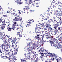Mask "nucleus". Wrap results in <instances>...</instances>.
<instances>
[{
  "instance_id": "obj_1",
  "label": "nucleus",
  "mask_w": 62,
  "mask_h": 62,
  "mask_svg": "<svg viewBox=\"0 0 62 62\" xmlns=\"http://www.w3.org/2000/svg\"><path fill=\"white\" fill-rule=\"evenodd\" d=\"M16 24H17V22H14L13 23L12 25V27L11 28H10V27H9L10 26H8L7 27V30H8V31H11V29H13V30H14L15 27H15L16 25L17 27H17L18 28L19 27L20 28H20H23V27L22 26H19L18 24H17V25H16Z\"/></svg>"
},
{
  "instance_id": "obj_2",
  "label": "nucleus",
  "mask_w": 62,
  "mask_h": 62,
  "mask_svg": "<svg viewBox=\"0 0 62 62\" xmlns=\"http://www.w3.org/2000/svg\"><path fill=\"white\" fill-rule=\"evenodd\" d=\"M5 52L6 54V55H8L9 56H10L9 57H7V58H9V60H10V59H12V57H13V53L14 52L12 50H10L9 49L6 50ZM10 54H11V55H10Z\"/></svg>"
},
{
  "instance_id": "obj_3",
  "label": "nucleus",
  "mask_w": 62,
  "mask_h": 62,
  "mask_svg": "<svg viewBox=\"0 0 62 62\" xmlns=\"http://www.w3.org/2000/svg\"><path fill=\"white\" fill-rule=\"evenodd\" d=\"M60 25L59 24V23H57L56 24H54V25H52V26H54L53 28L54 29L56 32H58V30L57 29V28Z\"/></svg>"
},
{
  "instance_id": "obj_4",
  "label": "nucleus",
  "mask_w": 62,
  "mask_h": 62,
  "mask_svg": "<svg viewBox=\"0 0 62 62\" xmlns=\"http://www.w3.org/2000/svg\"><path fill=\"white\" fill-rule=\"evenodd\" d=\"M9 45L8 43H7L4 46V48L3 47L2 49V50L3 52H5V51L4 50L5 49H8V48H10V47L8 46H9Z\"/></svg>"
},
{
  "instance_id": "obj_5",
  "label": "nucleus",
  "mask_w": 62,
  "mask_h": 62,
  "mask_svg": "<svg viewBox=\"0 0 62 62\" xmlns=\"http://www.w3.org/2000/svg\"><path fill=\"white\" fill-rule=\"evenodd\" d=\"M5 20H4L3 21V23L2 25V24H0V25H1V26L0 27V28L1 29V30H2V29H4V28H5Z\"/></svg>"
},
{
  "instance_id": "obj_6",
  "label": "nucleus",
  "mask_w": 62,
  "mask_h": 62,
  "mask_svg": "<svg viewBox=\"0 0 62 62\" xmlns=\"http://www.w3.org/2000/svg\"><path fill=\"white\" fill-rule=\"evenodd\" d=\"M16 50H14V51H13V52H14L13 54H14V55H16L17 54V52H18V48H16Z\"/></svg>"
},
{
  "instance_id": "obj_7",
  "label": "nucleus",
  "mask_w": 62,
  "mask_h": 62,
  "mask_svg": "<svg viewBox=\"0 0 62 62\" xmlns=\"http://www.w3.org/2000/svg\"><path fill=\"white\" fill-rule=\"evenodd\" d=\"M38 52H39V53L41 55L40 57H41V58H42V57H43V56L44 55V54L42 53V52L41 51H40V50H39Z\"/></svg>"
},
{
  "instance_id": "obj_8",
  "label": "nucleus",
  "mask_w": 62,
  "mask_h": 62,
  "mask_svg": "<svg viewBox=\"0 0 62 62\" xmlns=\"http://www.w3.org/2000/svg\"><path fill=\"white\" fill-rule=\"evenodd\" d=\"M39 26H44V24L41 23H39V24H37L36 25V27L37 28H38V27H39Z\"/></svg>"
},
{
  "instance_id": "obj_9",
  "label": "nucleus",
  "mask_w": 62,
  "mask_h": 62,
  "mask_svg": "<svg viewBox=\"0 0 62 62\" xmlns=\"http://www.w3.org/2000/svg\"><path fill=\"white\" fill-rule=\"evenodd\" d=\"M60 42L59 43L58 41V42H57L56 44L57 45H59V46H61V43H62V39H61V40H60Z\"/></svg>"
},
{
  "instance_id": "obj_10",
  "label": "nucleus",
  "mask_w": 62,
  "mask_h": 62,
  "mask_svg": "<svg viewBox=\"0 0 62 62\" xmlns=\"http://www.w3.org/2000/svg\"><path fill=\"white\" fill-rule=\"evenodd\" d=\"M43 51L44 52H45V54H49V55H50V53L49 52H48V51H47L46 50H45V49H44L43 50Z\"/></svg>"
},
{
  "instance_id": "obj_11",
  "label": "nucleus",
  "mask_w": 62,
  "mask_h": 62,
  "mask_svg": "<svg viewBox=\"0 0 62 62\" xmlns=\"http://www.w3.org/2000/svg\"><path fill=\"white\" fill-rule=\"evenodd\" d=\"M12 44H13V43L12 44V46H11L14 48V49H15V50H16V48H17L18 49L17 47V45L16 44L15 45H14Z\"/></svg>"
},
{
  "instance_id": "obj_12",
  "label": "nucleus",
  "mask_w": 62,
  "mask_h": 62,
  "mask_svg": "<svg viewBox=\"0 0 62 62\" xmlns=\"http://www.w3.org/2000/svg\"><path fill=\"white\" fill-rule=\"evenodd\" d=\"M4 44H6L7 43H8V44H9L10 42L7 39H4Z\"/></svg>"
},
{
  "instance_id": "obj_13",
  "label": "nucleus",
  "mask_w": 62,
  "mask_h": 62,
  "mask_svg": "<svg viewBox=\"0 0 62 62\" xmlns=\"http://www.w3.org/2000/svg\"><path fill=\"white\" fill-rule=\"evenodd\" d=\"M15 19L13 20V21H20V20H22V19H19L17 17H15Z\"/></svg>"
},
{
  "instance_id": "obj_14",
  "label": "nucleus",
  "mask_w": 62,
  "mask_h": 62,
  "mask_svg": "<svg viewBox=\"0 0 62 62\" xmlns=\"http://www.w3.org/2000/svg\"><path fill=\"white\" fill-rule=\"evenodd\" d=\"M37 26H36V28L35 29V32H39V27H38V28H37Z\"/></svg>"
},
{
  "instance_id": "obj_15",
  "label": "nucleus",
  "mask_w": 62,
  "mask_h": 62,
  "mask_svg": "<svg viewBox=\"0 0 62 62\" xmlns=\"http://www.w3.org/2000/svg\"><path fill=\"white\" fill-rule=\"evenodd\" d=\"M16 0L15 1V2H16V3H17L18 4H19V5H21V4H23V2H20L17 1L18 0Z\"/></svg>"
},
{
  "instance_id": "obj_16",
  "label": "nucleus",
  "mask_w": 62,
  "mask_h": 62,
  "mask_svg": "<svg viewBox=\"0 0 62 62\" xmlns=\"http://www.w3.org/2000/svg\"><path fill=\"white\" fill-rule=\"evenodd\" d=\"M55 5L54 4H53V5L51 4L50 5V7L51 8V9H53V8H54L55 7Z\"/></svg>"
},
{
  "instance_id": "obj_17",
  "label": "nucleus",
  "mask_w": 62,
  "mask_h": 62,
  "mask_svg": "<svg viewBox=\"0 0 62 62\" xmlns=\"http://www.w3.org/2000/svg\"><path fill=\"white\" fill-rule=\"evenodd\" d=\"M59 35L57 34V35L56 37V38H57V39H56V40H59L60 39H61L60 38H59Z\"/></svg>"
},
{
  "instance_id": "obj_18",
  "label": "nucleus",
  "mask_w": 62,
  "mask_h": 62,
  "mask_svg": "<svg viewBox=\"0 0 62 62\" xmlns=\"http://www.w3.org/2000/svg\"><path fill=\"white\" fill-rule=\"evenodd\" d=\"M35 38L37 39H40V38L39 37V36L37 35H36Z\"/></svg>"
},
{
  "instance_id": "obj_19",
  "label": "nucleus",
  "mask_w": 62,
  "mask_h": 62,
  "mask_svg": "<svg viewBox=\"0 0 62 62\" xmlns=\"http://www.w3.org/2000/svg\"><path fill=\"white\" fill-rule=\"evenodd\" d=\"M50 35H48H48H45V36L46 37V39H49V38H50Z\"/></svg>"
},
{
  "instance_id": "obj_20",
  "label": "nucleus",
  "mask_w": 62,
  "mask_h": 62,
  "mask_svg": "<svg viewBox=\"0 0 62 62\" xmlns=\"http://www.w3.org/2000/svg\"><path fill=\"white\" fill-rule=\"evenodd\" d=\"M58 30H59V31H60L61 30H62V27H59L58 28Z\"/></svg>"
},
{
  "instance_id": "obj_21",
  "label": "nucleus",
  "mask_w": 62,
  "mask_h": 62,
  "mask_svg": "<svg viewBox=\"0 0 62 62\" xmlns=\"http://www.w3.org/2000/svg\"><path fill=\"white\" fill-rule=\"evenodd\" d=\"M27 25L31 26V25H30V24H31V23H32V22H30V21H29V22H27Z\"/></svg>"
},
{
  "instance_id": "obj_22",
  "label": "nucleus",
  "mask_w": 62,
  "mask_h": 62,
  "mask_svg": "<svg viewBox=\"0 0 62 62\" xmlns=\"http://www.w3.org/2000/svg\"><path fill=\"white\" fill-rule=\"evenodd\" d=\"M48 30H47L49 31V32H50L51 31H52V28H48Z\"/></svg>"
},
{
  "instance_id": "obj_23",
  "label": "nucleus",
  "mask_w": 62,
  "mask_h": 62,
  "mask_svg": "<svg viewBox=\"0 0 62 62\" xmlns=\"http://www.w3.org/2000/svg\"><path fill=\"white\" fill-rule=\"evenodd\" d=\"M34 59L33 60V61L34 62H36L37 60H38V59L36 57H35L34 58Z\"/></svg>"
},
{
  "instance_id": "obj_24",
  "label": "nucleus",
  "mask_w": 62,
  "mask_h": 62,
  "mask_svg": "<svg viewBox=\"0 0 62 62\" xmlns=\"http://www.w3.org/2000/svg\"><path fill=\"white\" fill-rule=\"evenodd\" d=\"M43 29L44 30H47L48 28L46 27V26L43 27Z\"/></svg>"
},
{
  "instance_id": "obj_25",
  "label": "nucleus",
  "mask_w": 62,
  "mask_h": 62,
  "mask_svg": "<svg viewBox=\"0 0 62 62\" xmlns=\"http://www.w3.org/2000/svg\"><path fill=\"white\" fill-rule=\"evenodd\" d=\"M55 15H56V16L57 17H58V16H59V15H60L58 14L57 12H56L55 13Z\"/></svg>"
},
{
  "instance_id": "obj_26",
  "label": "nucleus",
  "mask_w": 62,
  "mask_h": 62,
  "mask_svg": "<svg viewBox=\"0 0 62 62\" xmlns=\"http://www.w3.org/2000/svg\"><path fill=\"white\" fill-rule=\"evenodd\" d=\"M50 56H52V57H54V56H55V54H52V53H50Z\"/></svg>"
},
{
  "instance_id": "obj_27",
  "label": "nucleus",
  "mask_w": 62,
  "mask_h": 62,
  "mask_svg": "<svg viewBox=\"0 0 62 62\" xmlns=\"http://www.w3.org/2000/svg\"><path fill=\"white\" fill-rule=\"evenodd\" d=\"M53 42H54V43H56L57 42H58V40H54V39H53Z\"/></svg>"
},
{
  "instance_id": "obj_28",
  "label": "nucleus",
  "mask_w": 62,
  "mask_h": 62,
  "mask_svg": "<svg viewBox=\"0 0 62 62\" xmlns=\"http://www.w3.org/2000/svg\"><path fill=\"white\" fill-rule=\"evenodd\" d=\"M36 35H37V36H40V33L39 32H36Z\"/></svg>"
},
{
  "instance_id": "obj_29",
  "label": "nucleus",
  "mask_w": 62,
  "mask_h": 62,
  "mask_svg": "<svg viewBox=\"0 0 62 62\" xmlns=\"http://www.w3.org/2000/svg\"><path fill=\"white\" fill-rule=\"evenodd\" d=\"M1 37H2V38L3 39H5V38H6V36H5V35H1V36H0Z\"/></svg>"
},
{
  "instance_id": "obj_30",
  "label": "nucleus",
  "mask_w": 62,
  "mask_h": 62,
  "mask_svg": "<svg viewBox=\"0 0 62 62\" xmlns=\"http://www.w3.org/2000/svg\"><path fill=\"white\" fill-rule=\"evenodd\" d=\"M27 7L26 6H25V8H24L23 9H26L27 10H28V9H29V8H28V7L27 8Z\"/></svg>"
},
{
  "instance_id": "obj_31",
  "label": "nucleus",
  "mask_w": 62,
  "mask_h": 62,
  "mask_svg": "<svg viewBox=\"0 0 62 62\" xmlns=\"http://www.w3.org/2000/svg\"><path fill=\"white\" fill-rule=\"evenodd\" d=\"M32 44L33 43V45L34 46L36 45V44H39V43L36 42V43H32Z\"/></svg>"
},
{
  "instance_id": "obj_32",
  "label": "nucleus",
  "mask_w": 62,
  "mask_h": 62,
  "mask_svg": "<svg viewBox=\"0 0 62 62\" xmlns=\"http://www.w3.org/2000/svg\"><path fill=\"white\" fill-rule=\"evenodd\" d=\"M4 23V20H3V19L1 18L0 19V23Z\"/></svg>"
},
{
  "instance_id": "obj_33",
  "label": "nucleus",
  "mask_w": 62,
  "mask_h": 62,
  "mask_svg": "<svg viewBox=\"0 0 62 62\" xmlns=\"http://www.w3.org/2000/svg\"><path fill=\"white\" fill-rule=\"evenodd\" d=\"M31 41L32 42H36V39L33 40H32Z\"/></svg>"
},
{
  "instance_id": "obj_34",
  "label": "nucleus",
  "mask_w": 62,
  "mask_h": 62,
  "mask_svg": "<svg viewBox=\"0 0 62 62\" xmlns=\"http://www.w3.org/2000/svg\"><path fill=\"white\" fill-rule=\"evenodd\" d=\"M59 60H60V58H57L56 60V61H57V62H59Z\"/></svg>"
},
{
  "instance_id": "obj_35",
  "label": "nucleus",
  "mask_w": 62,
  "mask_h": 62,
  "mask_svg": "<svg viewBox=\"0 0 62 62\" xmlns=\"http://www.w3.org/2000/svg\"><path fill=\"white\" fill-rule=\"evenodd\" d=\"M7 57V56H3V57H1V58H2V59H6V57Z\"/></svg>"
},
{
  "instance_id": "obj_36",
  "label": "nucleus",
  "mask_w": 62,
  "mask_h": 62,
  "mask_svg": "<svg viewBox=\"0 0 62 62\" xmlns=\"http://www.w3.org/2000/svg\"><path fill=\"white\" fill-rule=\"evenodd\" d=\"M50 21H51V22L52 23H54L55 22V20L53 19H52Z\"/></svg>"
},
{
  "instance_id": "obj_37",
  "label": "nucleus",
  "mask_w": 62,
  "mask_h": 62,
  "mask_svg": "<svg viewBox=\"0 0 62 62\" xmlns=\"http://www.w3.org/2000/svg\"><path fill=\"white\" fill-rule=\"evenodd\" d=\"M28 46H29L30 47H31V46H32V44L31 43H29V44L28 45Z\"/></svg>"
},
{
  "instance_id": "obj_38",
  "label": "nucleus",
  "mask_w": 62,
  "mask_h": 62,
  "mask_svg": "<svg viewBox=\"0 0 62 62\" xmlns=\"http://www.w3.org/2000/svg\"><path fill=\"white\" fill-rule=\"evenodd\" d=\"M46 42V41L45 40L44 41L43 40H42V42L43 44H44V42Z\"/></svg>"
},
{
  "instance_id": "obj_39",
  "label": "nucleus",
  "mask_w": 62,
  "mask_h": 62,
  "mask_svg": "<svg viewBox=\"0 0 62 62\" xmlns=\"http://www.w3.org/2000/svg\"><path fill=\"white\" fill-rule=\"evenodd\" d=\"M44 33L45 34H46V35H48V32H47V31H45L44 32Z\"/></svg>"
},
{
  "instance_id": "obj_40",
  "label": "nucleus",
  "mask_w": 62,
  "mask_h": 62,
  "mask_svg": "<svg viewBox=\"0 0 62 62\" xmlns=\"http://www.w3.org/2000/svg\"><path fill=\"white\" fill-rule=\"evenodd\" d=\"M27 4L28 5H30V4H31V2L29 1V2H27Z\"/></svg>"
},
{
  "instance_id": "obj_41",
  "label": "nucleus",
  "mask_w": 62,
  "mask_h": 62,
  "mask_svg": "<svg viewBox=\"0 0 62 62\" xmlns=\"http://www.w3.org/2000/svg\"><path fill=\"white\" fill-rule=\"evenodd\" d=\"M41 36H42V37H41L42 39V40H43V39L44 38V35H42Z\"/></svg>"
},
{
  "instance_id": "obj_42",
  "label": "nucleus",
  "mask_w": 62,
  "mask_h": 62,
  "mask_svg": "<svg viewBox=\"0 0 62 62\" xmlns=\"http://www.w3.org/2000/svg\"><path fill=\"white\" fill-rule=\"evenodd\" d=\"M25 58L26 59V60L27 59H29V57H28V56H26Z\"/></svg>"
},
{
  "instance_id": "obj_43",
  "label": "nucleus",
  "mask_w": 62,
  "mask_h": 62,
  "mask_svg": "<svg viewBox=\"0 0 62 62\" xmlns=\"http://www.w3.org/2000/svg\"><path fill=\"white\" fill-rule=\"evenodd\" d=\"M5 45L4 43L3 44L1 45V47H4V46H5Z\"/></svg>"
},
{
  "instance_id": "obj_44",
  "label": "nucleus",
  "mask_w": 62,
  "mask_h": 62,
  "mask_svg": "<svg viewBox=\"0 0 62 62\" xmlns=\"http://www.w3.org/2000/svg\"><path fill=\"white\" fill-rule=\"evenodd\" d=\"M50 43L51 44H54V43L53 42V41H50Z\"/></svg>"
},
{
  "instance_id": "obj_45",
  "label": "nucleus",
  "mask_w": 62,
  "mask_h": 62,
  "mask_svg": "<svg viewBox=\"0 0 62 62\" xmlns=\"http://www.w3.org/2000/svg\"><path fill=\"white\" fill-rule=\"evenodd\" d=\"M53 46L55 47H56V46H57V44H53Z\"/></svg>"
},
{
  "instance_id": "obj_46",
  "label": "nucleus",
  "mask_w": 62,
  "mask_h": 62,
  "mask_svg": "<svg viewBox=\"0 0 62 62\" xmlns=\"http://www.w3.org/2000/svg\"><path fill=\"white\" fill-rule=\"evenodd\" d=\"M60 19V22L61 23H62V18H59Z\"/></svg>"
},
{
  "instance_id": "obj_47",
  "label": "nucleus",
  "mask_w": 62,
  "mask_h": 62,
  "mask_svg": "<svg viewBox=\"0 0 62 62\" xmlns=\"http://www.w3.org/2000/svg\"><path fill=\"white\" fill-rule=\"evenodd\" d=\"M9 62H15V61L12 59L11 60H10Z\"/></svg>"
},
{
  "instance_id": "obj_48",
  "label": "nucleus",
  "mask_w": 62,
  "mask_h": 62,
  "mask_svg": "<svg viewBox=\"0 0 62 62\" xmlns=\"http://www.w3.org/2000/svg\"><path fill=\"white\" fill-rule=\"evenodd\" d=\"M59 62H62V59L60 58V59L59 60Z\"/></svg>"
},
{
  "instance_id": "obj_49",
  "label": "nucleus",
  "mask_w": 62,
  "mask_h": 62,
  "mask_svg": "<svg viewBox=\"0 0 62 62\" xmlns=\"http://www.w3.org/2000/svg\"><path fill=\"white\" fill-rule=\"evenodd\" d=\"M30 21L31 23H33V22H34V20H30Z\"/></svg>"
},
{
  "instance_id": "obj_50",
  "label": "nucleus",
  "mask_w": 62,
  "mask_h": 62,
  "mask_svg": "<svg viewBox=\"0 0 62 62\" xmlns=\"http://www.w3.org/2000/svg\"><path fill=\"white\" fill-rule=\"evenodd\" d=\"M30 53L31 54H34V52L33 50H31L30 52Z\"/></svg>"
},
{
  "instance_id": "obj_51",
  "label": "nucleus",
  "mask_w": 62,
  "mask_h": 62,
  "mask_svg": "<svg viewBox=\"0 0 62 62\" xmlns=\"http://www.w3.org/2000/svg\"><path fill=\"white\" fill-rule=\"evenodd\" d=\"M39 3H36V6H36L37 8H38L39 7Z\"/></svg>"
},
{
  "instance_id": "obj_52",
  "label": "nucleus",
  "mask_w": 62,
  "mask_h": 62,
  "mask_svg": "<svg viewBox=\"0 0 62 62\" xmlns=\"http://www.w3.org/2000/svg\"><path fill=\"white\" fill-rule=\"evenodd\" d=\"M22 60L24 61H26V59L25 58H25H24V59H23V60Z\"/></svg>"
},
{
  "instance_id": "obj_53",
  "label": "nucleus",
  "mask_w": 62,
  "mask_h": 62,
  "mask_svg": "<svg viewBox=\"0 0 62 62\" xmlns=\"http://www.w3.org/2000/svg\"><path fill=\"white\" fill-rule=\"evenodd\" d=\"M3 17H7V16L6 15H4L3 16Z\"/></svg>"
},
{
  "instance_id": "obj_54",
  "label": "nucleus",
  "mask_w": 62,
  "mask_h": 62,
  "mask_svg": "<svg viewBox=\"0 0 62 62\" xmlns=\"http://www.w3.org/2000/svg\"><path fill=\"white\" fill-rule=\"evenodd\" d=\"M29 49L30 50H32L33 48L32 47H30L29 48Z\"/></svg>"
},
{
  "instance_id": "obj_55",
  "label": "nucleus",
  "mask_w": 62,
  "mask_h": 62,
  "mask_svg": "<svg viewBox=\"0 0 62 62\" xmlns=\"http://www.w3.org/2000/svg\"><path fill=\"white\" fill-rule=\"evenodd\" d=\"M48 19H49V20L50 21H51V20H52V19H51V17H49L48 18Z\"/></svg>"
},
{
  "instance_id": "obj_56",
  "label": "nucleus",
  "mask_w": 62,
  "mask_h": 62,
  "mask_svg": "<svg viewBox=\"0 0 62 62\" xmlns=\"http://www.w3.org/2000/svg\"><path fill=\"white\" fill-rule=\"evenodd\" d=\"M12 60H16V58H12Z\"/></svg>"
},
{
  "instance_id": "obj_57",
  "label": "nucleus",
  "mask_w": 62,
  "mask_h": 62,
  "mask_svg": "<svg viewBox=\"0 0 62 62\" xmlns=\"http://www.w3.org/2000/svg\"><path fill=\"white\" fill-rule=\"evenodd\" d=\"M8 8L9 9V11H11V8Z\"/></svg>"
},
{
  "instance_id": "obj_58",
  "label": "nucleus",
  "mask_w": 62,
  "mask_h": 62,
  "mask_svg": "<svg viewBox=\"0 0 62 62\" xmlns=\"http://www.w3.org/2000/svg\"><path fill=\"white\" fill-rule=\"evenodd\" d=\"M46 27L47 28H49V26L48 24H47Z\"/></svg>"
},
{
  "instance_id": "obj_59",
  "label": "nucleus",
  "mask_w": 62,
  "mask_h": 62,
  "mask_svg": "<svg viewBox=\"0 0 62 62\" xmlns=\"http://www.w3.org/2000/svg\"><path fill=\"white\" fill-rule=\"evenodd\" d=\"M17 35H20V32H17Z\"/></svg>"
},
{
  "instance_id": "obj_60",
  "label": "nucleus",
  "mask_w": 62,
  "mask_h": 62,
  "mask_svg": "<svg viewBox=\"0 0 62 62\" xmlns=\"http://www.w3.org/2000/svg\"><path fill=\"white\" fill-rule=\"evenodd\" d=\"M50 15L49 13L47 14V17H48V16H50Z\"/></svg>"
},
{
  "instance_id": "obj_61",
  "label": "nucleus",
  "mask_w": 62,
  "mask_h": 62,
  "mask_svg": "<svg viewBox=\"0 0 62 62\" xmlns=\"http://www.w3.org/2000/svg\"><path fill=\"white\" fill-rule=\"evenodd\" d=\"M19 29H20V27H17L16 30H19Z\"/></svg>"
},
{
  "instance_id": "obj_62",
  "label": "nucleus",
  "mask_w": 62,
  "mask_h": 62,
  "mask_svg": "<svg viewBox=\"0 0 62 62\" xmlns=\"http://www.w3.org/2000/svg\"><path fill=\"white\" fill-rule=\"evenodd\" d=\"M22 35H19V38H22Z\"/></svg>"
},
{
  "instance_id": "obj_63",
  "label": "nucleus",
  "mask_w": 62,
  "mask_h": 62,
  "mask_svg": "<svg viewBox=\"0 0 62 62\" xmlns=\"http://www.w3.org/2000/svg\"><path fill=\"white\" fill-rule=\"evenodd\" d=\"M54 58H51V60H52V61H54Z\"/></svg>"
},
{
  "instance_id": "obj_64",
  "label": "nucleus",
  "mask_w": 62,
  "mask_h": 62,
  "mask_svg": "<svg viewBox=\"0 0 62 62\" xmlns=\"http://www.w3.org/2000/svg\"><path fill=\"white\" fill-rule=\"evenodd\" d=\"M57 5H58V4L57 3H55V7H56V6H57Z\"/></svg>"
}]
</instances>
